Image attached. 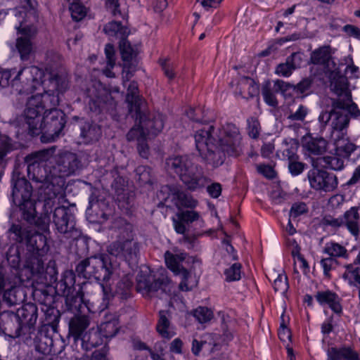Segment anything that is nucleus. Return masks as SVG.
<instances>
[{
	"mask_svg": "<svg viewBox=\"0 0 360 360\" xmlns=\"http://www.w3.org/2000/svg\"><path fill=\"white\" fill-rule=\"evenodd\" d=\"M15 46L22 61L29 60L34 54V45L30 39L18 37Z\"/></svg>",
	"mask_w": 360,
	"mask_h": 360,
	"instance_id": "36",
	"label": "nucleus"
},
{
	"mask_svg": "<svg viewBox=\"0 0 360 360\" xmlns=\"http://www.w3.org/2000/svg\"><path fill=\"white\" fill-rule=\"evenodd\" d=\"M285 243L294 259L300 253V247L293 236H285Z\"/></svg>",
	"mask_w": 360,
	"mask_h": 360,
	"instance_id": "57",
	"label": "nucleus"
},
{
	"mask_svg": "<svg viewBox=\"0 0 360 360\" xmlns=\"http://www.w3.org/2000/svg\"><path fill=\"white\" fill-rule=\"evenodd\" d=\"M323 224L326 226H330L335 229L340 228L343 226L342 216L338 218H335L330 215L326 216L323 219Z\"/></svg>",
	"mask_w": 360,
	"mask_h": 360,
	"instance_id": "60",
	"label": "nucleus"
},
{
	"mask_svg": "<svg viewBox=\"0 0 360 360\" xmlns=\"http://www.w3.org/2000/svg\"><path fill=\"white\" fill-rule=\"evenodd\" d=\"M195 147L208 164L218 167L224 162L223 153L229 157L240 156L245 143L239 128L227 123L216 128L210 123L202 124L194 134Z\"/></svg>",
	"mask_w": 360,
	"mask_h": 360,
	"instance_id": "2",
	"label": "nucleus"
},
{
	"mask_svg": "<svg viewBox=\"0 0 360 360\" xmlns=\"http://www.w3.org/2000/svg\"><path fill=\"white\" fill-rule=\"evenodd\" d=\"M275 292L285 295L288 289V278L284 274H279L274 280L273 284Z\"/></svg>",
	"mask_w": 360,
	"mask_h": 360,
	"instance_id": "50",
	"label": "nucleus"
},
{
	"mask_svg": "<svg viewBox=\"0 0 360 360\" xmlns=\"http://www.w3.org/2000/svg\"><path fill=\"white\" fill-rule=\"evenodd\" d=\"M172 195L174 205L179 210H181L184 207L193 209L198 205V201L196 199L182 190L174 189Z\"/></svg>",
	"mask_w": 360,
	"mask_h": 360,
	"instance_id": "29",
	"label": "nucleus"
},
{
	"mask_svg": "<svg viewBox=\"0 0 360 360\" xmlns=\"http://www.w3.org/2000/svg\"><path fill=\"white\" fill-rule=\"evenodd\" d=\"M302 61L301 54L293 53L286 58L285 63L276 66L275 72L279 76L288 77L295 69L300 67Z\"/></svg>",
	"mask_w": 360,
	"mask_h": 360,
	"instance_id": "24",
	"label": "nucleus"
},
{
	"mask_svg": "<svg viewBox=\"0 0 360 360\" xmlns=\"http://www.w3.org/2000/svg\"><path fill=\"white\" fill-rule=\"evenodd\" d=\"M38 184V182H36ZM41 185L39 189L44 193V200L43 202V210L39 217L36 220V225L42 231L49 230L51 222V214L53 207L55 205V198H62L64 197V188L59 193L55 192V184L51 182H39Z\"/></svg>",
	"mask_w": 360,
	"mask_h": 360,
	"instance_id": "10",
	"label": "nucleus"
},
{
	"mask_svg": "<svg viewBox=\"0 0 360 360\" xmlns=\"http://www.w3.org/2000/svg\"><path fill=\"white\" fill-rule=\"evenodd\" d=\"M53 222L56 230L60 233H69L73 231L75 226L74 216L68 207L61 206L54 210Z\"/></svg>",
	"mask_w": 360,
	"mask_h": 360,
	"instance_id": "14",
	"label": "nucleus"
},
{
	"mask_svg": "<svg viewBox=\"0 0 360 360\" xmlns=\"http://www.w3.org/2000/svg\"><path fill=\"white\" fill-rule=\"evenodd\" d=\"M321 266L323 271V274L326 278H330V271L333 270L337 264L338 261L333 257L323 258L320 262Z\"/></svg>",
	"mask_w": 360,
	"mask_h": 360,
	"instance_id": "51",
	"label": "nucleus"
},
{
	"mask_svg": "<svg viewBox=\"0 0 360 360\" xmlns=\"http://www.w3.org/2000/svg\"><path fill=\"white\" fill-rule=\"evenodd\" d=\"M156 331L164 340H169L176 335V328L171 322V314L166 310H160L156 323Z\"/></svg>",
	"mask_w": 360,
	"mask_h": 360,
	"instance_id": "19",
	"label": "nucleus"
},
{
	"mask_svg": "<svg viewBox=\"0 0 360 360\" xmlns=\"http://www.w3.org/2000/svg\"><path fill=\"white\" fill-rule=\"evenodd\" d=\"M160 64L162 67L165 75L169 79H173L176 76V73L174 71L175 67L174 63L171 62L169 60L160 59Z\"/></svg>",
	"mask_w": 360,
	"mask_h": 360,
	"instance_id": "55",
	"label": "nucleus"
},
{
	"mask_svg": "<svg viewBox=\"0 0 360 360\" xmlns=\"http://www.w3.org/2000/svg\"><path fill=\"white\" fill-rule=\"evenodd\" d=\"M257 171L269 179H272L276 176V172L270 165H259L257 166Z\"/></svg>",
	"mask_w": 360,
	"mask_h": 360,
	"instance_id": "64",
	"label": "nucleus"
},
{
	"mask_svg": "<svg viewBox=\"0 0 360 360\" xmlns=\"http://www.w3.org/2000/svg\"><path fill=\"white\" fill-rule=\"evenodd\" d=\"M189 259L190 257L186 252L176 249H174L173 252L167 250L165 253V260L168 269L174 274L184 273V276L188 275V270L181 264Z\"/></svg>",
	"mask_w": 360,
	"mask_h": 360,
	"instance_id": "17",
	"label": "nucleus"
},
{
	"mask_svg": "<svg viewBox=\"0 0 360 360\" xmlns=\"http://www.w3.org/2000/svg\"><path fill=\"white\" fill-rule=\"evenodd\" d=\"M105 53L107 58L108 65L113 68L115 64V49L113 45L108 44L105 47Z\"/></svg>",
	"mask_w": 360,
	"mask_h": 360,
	"instance_id": "63",
	"label": "nucleus"
},
{
	"mask_svg": "<svg viewBox=\"0 0 360 360\" xmlns=\"http://www.w3.org/2000/svg\"><path fill=\"white\" fill-rule=\"evenodd\" d=\"M323 166L335 171H340L345 167L344 158L340 155H327L322 158Z\"/></svg>",
	"mask_w": 360,
	"mask_h": 360,
	"instance_id": "41",
	"label": "nucleus"
},
{
	"mask_svg": "<svg viewBox=\"0 0 360 360\" xmlns=\"http://www.w3.org/2000/svg\"><path fill=\"white\" fill-rule=\"evenodd\" d=\"M330 89L337 98H331V109L323 110L318 117L321 132L326 129L330 119L335 115H350L354 118L360 117V110L352 101L346 76L340 71H333L330 75Z\"/></svg>",
	"mask_w": 360,
	"mask_h": 360,
	"instance_id": "5",
	"label": "nucleus"
},
{
	"mask_svg": "<svg viewBox=\"0 0 360 360\" xmlns=\"http://www.w3.org/2000/svg\"><path fill=\"white\" fill-rule=\"evenodd\" d=\"M308 211L307 205L305 202H297L292 204L290 211V217L297 218Z\"/></svg>",
	"mask_w": 360,
	"mask_h": 360,
	"instance_id": "56",
	"label": "nucleus"
},
{
	"mask_svg": "<svg viewBox=\"0 0 360 360\" xmlns=\"http://www.w3.org/2000/svg\"><path fill=\"white\" fill-rule=\"evenodd\" d=\"M342 278L351 287H360V267L356 262L345 266Z\"/></svg>",
	"mask_w": 360,
	"mask_h": 360,
	"instance_id": "35",
	"label": "nucleus"
},
{
	"mask_svg": "<svg viewBox=\"0 0 360 360\" xmlns=\"http://www.w3.org/2000/svg\"><path fill=\"white\" fill-rule=\"evenodd\" d=\"M307 177L311 188L321 193L333 192L338 186V179L335 174L316 167L308 172Z\"/></svg>",
	"mask_w": 360,
	"mask_h": 360,
	"instance_id": "12",
	"label": "nucleus"
},
{
	"mask_svg": "<svg viewBox=\"0 0 360 360\" xmlns=\"http://www.w3.org/2000/svg\"><path fill=\"white\" fill-rule=\"evenodd\" d=\"M53 150H44L37 153V159L27 166V174L34 182H51L55 184V192L59 193L65 188V177L72 174L78 168L79 161L77 155L64 151L58 153L54 158V164L49 161Z\"/></svg>",
	"mask_w": 360,
	"mask_h": 360,
	"instance_id": "4",
	"label": "nucleus"
},
{
	"mask_svg": "<svg viewBox=\"0 0 360 360\" xmlns=\"http://www.w3.org/2000/svg\"><path fill=\"white\" fill-rule=\"evenodd\" d=\"M16 30L18 31V34H21L20 37L30 39L31 41L37 33V29L33 25L22 26V23H20L19 26L16 27Z\"/></svg>",
	"mask_w": 360,
	"mask_h": 360,
	"instance_id": "52",
	"label": "nucleus"
},
{
	"mask_svg": "<svg viewBox=\"0 0 360 360\" xmlns=\"http://www.w3.org/2000/svg\"><path fill=\"white\" fill-rule=\"evenodd\" d=\"M89 97V106L92 112L99 113L115 106V102L110 93L104 89L98 91L95 95L90 94Z\"/></svg>",
	"mask_w": 360,
	"mask_h": 360,
	"instance_id": "16",
	"label": "nucleus"
},
{
	"mask_svg": "<svg viewBox=\"0 0 360 360\" xmlns=\"http://www.w3.org/2000/svg\"><path fill=\"white\" fill-rule=\"evenodd\" d=\"M166 169L169 172L178 175L186 188L191 191H200L210 182L202 168L187 155L167 158Z\"/></svg>",
	"mask_w": 360,
	"mask_h": 360,
	"instance_id": "6",
	"label": "nucleus"
},
{
	"mask_svg": "<svg viewBox=\"0 0 360 360\" xmlns=\"http://www.w3.org/2000/svg\"><path fill=\"white\" fill-rule=\"evenodd\" d=\"M150 271H143L137 276L136 289L139 292H141L143 295H152L158 290L162 292L169 291L170 280L163 274H161L158 278H154L150 274Z\"/></svg>",
	"mask_w": 360,
	"mask_h": 360,
	"instance_id": "11",
	"label": "nucleus"
},
{
	"mask_svg": "<svg viewBox=\"0 0 360 360\" xmlns=\"http://www.w3.org/2000/svg\"><path fill=\"white\" fill-rule=\"evenodd\" d=\"M302 143L303 147L312 155H321L327 150V141L322 137H312L311 134L304 136Z\"/></svg>",
	"mask_w": 360,
	"mask_h": 360,
	"instance_id": "26",
	"label": "nucleus"
},
{
	"mask_svg": "<svg viewBox=\"0 0 360 360\" xmlns=\"http://www.w3.org/2000/svg\"><path fill=\"white\" fill-rule=\"evenodd\" d=\"M323 252L328 255L330 257L335 258V259L338 258L347 259L349 257V252L347 248L342 244L333 240L327 242L325 244Z\"/></svg>",
	"mask_w": 360,
	"mask_h": 360,
	"instance_id": "34",
	"label": "nucleus"
},
{
	"mask_svg": "<svg viewBox=\"0 0 360 360\" xmlns=\"http://www.w3.org/2000/svg\"><path fill=\"white\" fill-rule=\"evenodd\" d=\"M148 134L145 130L143 124L139 122V124H136L127 134V139L128 141L136 140L138 142L146 141Z\"/></svg>",
	"mask_w": 360,
	"mask_h": 360,
	"instance_id": "43",
	"label": "nucleus"
},
{
	"mask_svg": "<svg viewBox=\"0 0 360 360\" xmlns=\"http://www.w3.org/2000/svg\"><path fill=\"white\" fill-rule=\"evenodd\" d=\"M288 168L290 173L294 175H298L302 172L304 169V164L298 162L297 160L288 161Z\"/></svg>",
	"mask_w": 360,
	"mask_h": 360,
	"instance_id": "62",
	"label": "nucleus"
},
{
	"mask_svg": "<svg viewBox=\"0 0 360 360\" xmlns=\"http://www.w3.org/2000/svg\"><path fill=\"white\" fill-rule=\"evenodd\" d=\"M200 217L199 212L194 210H179L176 217L172 218L174 230L179 234H184L186 231V225H189L198 221Z\"/></svg>",
	"mask_w": 360,
	"mask_h": 360,
	"instance_id": "21",
	"label": "nucleus"
},
{
	"mask_svg": "<svg viewBox=\"0 0 360 360\" xmlns=\"http://www.w3.org/2000/svg\"><path fill=\"white\" fill-rule=\"evenodd\" d=\"M247 131L248 136L254 139L259 137L261 131L260 123L259 120L254 117H251L247 120Z\"/></svg>",
	"mask_w": 360,
	"mask_h": 360,
	"instance_id": "48",
	"label": "nucleus"
},
{
	"mask_svg": "<svg viewBox=\"0 0 360 360\" xmlns=\"http://www.w3.org/2000/svg\"><path fill=\"white\" fill-rule=\"evenodd\" d=\"M108 352V347L105 345L99 350H96L91 357H86L80 360H108L106 355Z\"/></svg>",
	"mask_w": 360,
	"mask_h": 360,
	"instance_id": "61",
	"label": "nucleus"
},
{
	"mask_svg": "<svg viewBox=\"0 0 360 360\" xmlns=\"http://www.w3.org/2000/svg\"><path fill=\"white\" fill-rule=\"evenodd\" d=\"M38 309L35 304L32 303H27L23 305L18 310L17 319H15L20 328V331L23 328H28L29 333H31V330H34L33 327L36 323L38 317Z\"/></svg>",
	"mask_w": 360,
	"mask_h": 360,
	"instance_id": "15",
	"label": "nucleus"
},
{
	"mask_svg": "<svg viewBox=\"0 0 360 360\" xmlns=\"http://www.w3.org/2000/svg\"><path fill=\"white\" fill-rule=\"evenodd\" d=\"M126 101L130 113L140 112L143 100L139 94L138 84L134 81L131 82L127 86Z\"/></svg>",
	"mask_w": 360,
	"mask_h": 360,
	"instance_id": "25",
	"label": "nucleus"
},
{
	"mask_svg": "<svg viewBox=\"0 0 360 360\" xmlns=\"http://www.w3.org/2000/svg\"><path fill=\"white\" fill-rule=\"evenodd\" d=\"M331 48L330 46H323L314 51L311 56L312 63L326 65L331 59Z\"/></svg>",
	"mask_w": 360,
	"mask_h": 360,
	"instance_id": "38",
	"label": "nucleus"
},
{
	"mask_svg": "<svg viewBox=\"0 0 360 360\" xmlns=\"http://www.w3.org/2000/svg\"><path fill=\"white\" fill-rule=\"evenodd\" d=\"M343 226L354 237L360 233V207L354 206L342 215Z\"/></svg>",
	"mask_w": 360,
	"mask_h": 360,
	"instance_id": "22",
	"label": "nucleus"
},
{
	"mask_svg": "<svg viewBox=\"0 0 360 360\" xmlns=\"http://www.w3.org/2000/svg\"><path fill=\"white\" fill-rule=\"evenodd\" d=\"M104 342V338L98 328H91L88 333H86L82 340V347L86 350H90L94 347L102 345Z\"/></svg>",
	"mask_w": 360,
	"mask_h": 360,
	"instance_id": "32",
	"label": "nucleus"
},
{
	"mask_svg": "<svg viewBox=\"0 0 360 360\" xmlns=\"http://www.w3.org/2000/svg\"><path fill=\"white\" fill-rule=\"evenodd\" d=\"M6 258L13 268H18L21 261L19 247L18 245L11 246L6 253Z\"/></svg>",
	"mask_w": 360,
	"mask_h": 360,
	"instance_id": "47",
	"label": "nucleus"
},
{
	"mask_svg": "<svg viewBox=\"0 0 360 360\" xmlns=\"http://www.w3.org/2000/svg\"><path fill=\"white\" fill-rule=\"evenodd\" d=\"M117 224L118 240L108 247V252L110 255L122 258L129 263L135 262L139 248L134 239L133 226L124 219H120Z\"/></svg>",
	"mask_w": 360,
	"mask_h": 360,
	"instance_id": "8",
	"label": "nucleus"
},
{
	"mask_svg": "<svg viewBox=\"0 0 360 360\" xmlns=\"http://www.w3.org/2000/svg\"><path fill=\"white\" fill-rule=\"evenodd\" d=\"M294 86L290 84L285 82L283 80H276L274 84V90L276 92H281L282 94L285 96L287 91L293 90Z\"/></svg>",
	"mask_w": 360,
	"mask_h": 360,
	"instance_id": "59",
	"label": "nucleus"
},
{
	"mask_svg": "<svg viewBox=\"0 0 360 360\" xmlns=\"http://www.w3.org/2000/svg\"><path fill=\"white\" fill-rule=\"evenodd\" d=\"M327 360H359V353L351 346L330 347L327 352Z\"/></svg>",
	"mask_w": 360,
	"mask_h": 360,
	"instance_id": "27",
	"label": "nucleus"
},
{
	"mask_svg": "<svg viewBox=\"0 0 360 360\" xmlns=\"http://www.w3.org/2000/svg\"><path fill=\"white\" fill-rule=\"evenodd\" d=\"M283 143L284 145V148L283 149V151H282L283 157L284 158H287L288 161L292 160H297V158H298V157L297 155V146L295 143V140L292 139H290V146H289V143H288L287 139H285L283 141Z\"/></svg>",
	"mask_w": 360,
	"mask_h": 360,
	"instance_id": "46",
	"label": "nucleus"
},
{
	"mask_svg": "<svg viewBox=\"0 0 360 360\" xmlns=\"http://www.w3.org/2000/svg\"><path fill=\"white\" fill-rule=\"evenodd\" d=\"M194 317L201 323H206L213 317L212 311L205 307H199L193 311Z\"/></svg>",
	"mask_w": 360,
	"mask_h": 360,
	"instance_id": "49",
	"label": "nucleus"
},
{
	"mask_svg": "<svg viewBox=\"0 0 360 360\" xmlns=\"http://www.w3.org/2000/svg\"><path fill=\"white\" fill-rule=\"evenodd\" d=\"M118 321L115 319L102 323L98 328L104 339L113 338L119 330Z\"/></svg>",
	"mask_w": 360,
	"mask_h": 360,
	"instance_id": "40",
	"label": "nucleus"
},
{
	"mask_svg": "<svg viewBox=\"0 0 360 360\" xmlns=\"http://www.w3.org/2000/svg\"><path fill=\"white\" fill-rule=\"evenodd\" d=\"M32 186L25 178H18L13 185L12 194L13 197H21L24 202L30 200L32 195Z\"/></svg>",
	"mask_w": 360,
	"mask_h": 360,
	"instance_id": "33",
	"label": "nucleus"
},
{
	"mask_svg": "<svg viewBox=\"0 0 360 360\" xmlns=\"http://www.w3.org/2000/svg\"><path fill=\"white\" fill-rule=\"evenodd\" d=\"M104 32L110 37H117L122 40L127 38L129 31L127 27L117 21H111L106 24L103 27Z\"/></svg>",
	"mask_w": 360,
	"mask_h": 360,
	"instance_id": "37",
	"label": "nucleus"
},
{
	"mask_svg": "<svg viewBox=\"0 0 360 360\" xmlns=\"http://www.w3.org/2000/svg\"><path fill=\"white\" fill-rule=\"evenodd\" d=\"M44 71L37 66L23 67L11 82L12 93L32 94L27 99L23 114L27 129L32 136L41 133V113L45 109L49 110L51 107H57L59 104L58 94L53 90L33 94L37 90L44 89Z\"/></svg>",
	"mask_w": 360,
	"mask_h": 360,
	"instance_id": "1",
	"label": "nucleus"
},
{
	"mask_svg": "<svg viewBox=\"0 0 360 360\" xmlns=\"http://www.w3.org/2000/svg\"><path fill=\"white\" fill-rule=\"evenodd\" d=\"M276 91L274 89H271L269 86H264L262 89V94L265 103L272 107H276L278 105V101L275 96Z\"/></svg>",
	"mask_w": 360,
	"mask_h": 360,
	"instance_id": "54",
	"label": "nucleus"
},
{
	"mask_svg": "<svg viewBox=\"0 0 360 360\" xmlns=\"http://www.w3.org/2000/svg\"><path fill=\"white\" fill-rule=\"evenodd\" d=\"M107 10L115 18H125L126 15L120 10L119 0H107L105 3Z\"/></svg>",
	"mask_w": 360,
	"mask_h": 360,
	"instance_id": "53",
	"label": "nucleus"
},
{
	"mask_svg": "<svg viewBox=\"0 0 360 360\" xmlns=\"http://www.w3.org/2000/svg\"><path fill=\"white\" fill-rule=\"evenodd\" d=\"M90 321L86 316H77L72 318L69 323L70 334L75 341L82 340L84 332L89 326Z\"/></svg>",
	"mask_w": 360,
	"mask_h": 360,
	"instance_id": "28",
	"label": "nucleus"
},
{
	"mask_svg": "<svg viewBox=\"0 0 360 360\" xmlns=\"http://www.w3.org/2000/svg\"><path fill=\"white\" fill-rule=\"evenodd\" d=\"M2 303L0 300V334L4 333L11 337H19L20 328L16 326L13 331L12 326L14 325L13 319H17L15 315L10 311L3 310Z\"/></svg>",
	"mask_w": 360,
	"mask_h": 360,
	"instance_id": "23",
	"label": "nucleus"
},
{
	"mask_svg": "<svg viewBox=\"0 0 360 360\" xmlns=\"http://www.w3.org/2000/svg\"><path fill=\"white\" fill-rule=\"evenodd\" d=\"M308 113V109L300 105L295 112L290 113L288 116V120L291 121H303Z\"/></svg>",
	"mask_w": 360,
	"mask_h": 360,
	"instance_id": "58",
	"label": "nucleus"
},
{
	"mask_svg": "<svg viewBox=\"0 0 360 360\" xmlns=\"http://www.w3.org/2000/svg\"><path fill=\"white\" fill-rule=\"evenodd\" d=\"M258 92V86L252 79L248 77H242L239 79L236 93L244 98L255 96Z\"/></svg>",
	"mask_w": 360,
	"mask_h": 360,
	"instance_id": "30",
	"label": "nucleus"
},
{
	"mask_svg": "<svg viewBox=\"0 0 360 360\" xmlns=\"http://www.w3.org/2000/svg\"><path fill=\"white\" fill-rule=\"evenodd\" d=\"M41 122V132L44 131L52 136H58L65 124V114L56 107H51L49 110H46Z\"/></svg>",
	"mask_w": 360,
	"mask_h": 360,
	"instance_id": "13",
	"label": "nucleus"
},
{
	"mask_svg": "<svg viewBox=\"0 0 360 360\" xmlns=\"http://www.w3.org/2000/svg\"><path fill=\"white\" fill-rule=\"evenodd\" d=\"M314 297L320 305L328 306L339 316L342 314V298L335 292L329 290L318 291Z\"/></svg>",
	"mask_w": 360,
	"mask_h": 360,
	"instance_id": "18",
	"label": "nucleus"
},
{
	"mask_svg": "<svg viewBox=\"0 0 360 360\" xmlns=\"http://www.w3.org/2000/svg\"><path fill=\"white\" fill-rule=\"evenodd\" d=\"M10 238L19 243H25L27 255L25 266L34 279L44 285H51L57 281L58 271L54 262L44 266V257L49 250L46 238L36 231H31L20 225L13 224L9 229Z\"/></svg>",
	"mask_w": 360,
	"mask_h": 360,
	"instance_id": "3",
	"label": "nucleus"
},
{
	"mask_svg": "<svg viewBox=\"0 0 360 360\" xmlns=\"http://www.w3.org/2000/svg\"><path fill=\"white\" fill-rule=\"evenodd\" d=\"M80 136L84 143H89L98 139L101 134L100 127L93 122L85 121L80 124Z\"/></svg>",
	"mask_w": 360,
	"mask_h": 360,
	"instance_id": "31",
	"label": "nucleus"
},
{
	"mask_svg": "<svg viewBox=\"0 0 360 360\" xmlns=\"http://www.w3.org/2000/svg\"><path fill=\"white\" fill-rule=\"evenodd\" d=\"M119 46L122 58L124 62H130L136 56L137 48L132 46L126 38L120 41Z\"/></svg>",
	"mask_w": 360,
	"mask_h": 360,
	"instance_id": "39",
	"label": "nucleus"
},
{
	"mask_svg": "<svg viewBox=\"0 0 360 360\" xmlns=\"http://www.w3.org/2000/svg\"><path fill=\"white\" fill-rule=\"evenodd\" d=\"M241 268L240 263L235 262L228 268L225 269L224 274L227 282L239 281L241 278Z\"/></svg>",
	"mask_w": 360,
	"mask_h": 360,
	"instance_id": "44",
	"label": "nucleus"
},
{
	"mask_svg": "<svg viewBox=\"0 0 360 360\" xmlns=\"http://www.w3.org/2000/svg\"><path fill=\"white\" fill-rule=\"evenodd\" d=\"M72 18L75 21L82 20L87 13L86 8L79 1L73 0L69 6Z\"/></svg>",
	"mask_w": 360,
	"mask_h": 360,
	"instance_id": "42",
	"label": "nucleus"
},
{
	"mask_svg": "<svg viewBox=\"0 0 360 360\" xmlns=\"http://www.w3.org/2000/svg\"><path fill=\"white\" fill-rule=\"evenodd\" d=\"M350 117L349 115H335L330 119L331 126L330 139L335 147L337 155L348 158L357 146L347 137V128Z\"/></svg>",
	"mask_w": 360,
	"mask_h": 360,
	"instance_id": "9",
	"label": "nucleus"
},
{
	"mask_svg": "<svg viewBox=\"0 0 360 360\" xmlns=\"http://www.w3.org/2000/svg\"><path fill=\"white\" fill-rule=\"evenodd\" d=\"M135 172L136 175L138 176V180L141 184H152L153 174L149 167L140 165L136 167Z\"/></svg>",
	"mask_w": 360,
	"mask_h": 360,
	"instance_id": "45",
	"label": "nucleus"
},
{
	"mask_svg": "<svg viewBox=\"0 0 360 360\" xmlns=\"http://www.w3.org/2000/svg\"><path fill=\"white\" fill-rule=\"evenodd\" d=\"M79 276L105 283L111 286L119 276V269L112 263L107 255H100L86 258L81 261L75 269Z\"/></svg>",
	"mask_w": 360,
	"mask_h": 360,
	"instance_id": "7",
	"label": "nucleus"
},
{
	"mask_svg": "<svg viewBox=\"0 0 360 360\" xmlns=\"http://www.w3.org/2000/svg\"><path fill=\"white\" fill-rule=\"evenodd\" d=\"M133 116H135L136 120H140V122L143 124L148 136L150 135L156 136L164 127V117L162 114L157 113L153 116L152 119H146V115L140 110L139 113H135Z\"/></svg>",
	"mask_w": 360,
	"mask_h": 360,
	"instance_id": "20",
	"label": "nucleus"
}]
</instances>
